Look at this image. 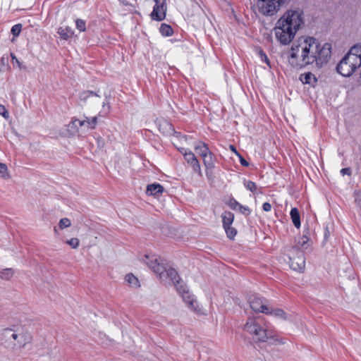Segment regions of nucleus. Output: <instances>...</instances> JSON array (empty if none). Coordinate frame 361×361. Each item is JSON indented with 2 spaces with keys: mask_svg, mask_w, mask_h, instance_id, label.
<instances>
[{
  "mask_svg": "<svg viewBox=\"0 0 361 361\" xmlns=\"http://www.w3.org/2000/svg\"><path fill=\"white\" fill-rule=\"evenodd\" d=\"M302 47L300 53L303 54L302 61H306V65H310L314 63L318 66L328 62L331 58V44L324 43L321 46L314 37H300Z\"/></svg>",
  "mask_w": 361,
  "mask_h": 361,
  "instance_id": "f257e3e1",
  "label": "nucleus"
},
{
  "mask_svg": "<svg viewBox=\"0 0 361 361\" xmlns=\"http://www.w3.org/2000/svg\"><path fill=\"white\" fill-rule=\"evenodd\" d=\"M31 341L30 334L23 329H5L1 334V343L6 348L16 350Z\"/></svg>",
  "mask_w": 361,
  "mask_h": 361,
  "instance_id": "f03ea898",
  "label": "nucleus"
},
{
  "mask_svg": "<svg viewBox=\"0 0 361 361\" xmlns=\"http://www.w3.org/2000/svg\"><path fill=\"white\" fill-rule=\"evenodd\" d=\"M143 259L144 262L151 268L154 272L159 274L160 279L165 280V278H169L174 286L177 287L180 283V278L178 272L174 269L166 270L164 267L158 262V258L154 256L145 255Z\"/></svg>",
  "mask_w": 361,
  "mask_h": 361,
  "instance_id": "7ed1b4c3",
  "label": "nucleus"
},
{
  "mask_svg": "<svg viewBox=\"0 0 361 361\" xmlns=\"http://www.w3.org/2000/svg\"><path fill=\"white\" fill-rule=\"evenodd\" d=\"M244 329L251 334L253 338L258 342H267L269 339L274 340V342H279L275 338V334L272 330L262 327L255 319H249L245 324Z\"/></svg>",
  "mask_w": 361,
  "mask_h": 361,
  "instance_id": "20e7f679",
  "label": "nucleus"
},
{
  "mask_svg": "<svg viewBox=\"0 0 361 361\" xmlns=\"http://www.w3.org/2000/svg\"><path fill=\"white\" fill-rule=\"evenodd\" d=\"M279 20L297 33L304 23L303 12L299 8L288 9L281 16Z\"/></svg>",
  "mask_w": 361,
  "mask_h": 361,
  "instance_id": "39448f33",
  "label": "nucleus"
},
{
  "mask_svg": "<svg viewBox=\"0 0 361 361\" xmlns=\"http://www.w3.org/2000/svg\"><path fill=\"white\" fill-rule=\"evenodd\" d=\"M361 66L360 59L352 54H345L336 66L337 72L344 77H350Z\"/></svg>",
  "mask_w": 361,
  "mask_h": 361,
  "instance_id": "423d86ee",
  "label": "nucleus"
},
{
  "mask_svg": "<svg viewBox=\"0 0 361 361\" xmlns=\"http://www.w3.org/2000/svg\"><path fill=\"white\" fill-rule=\"evenodd\" d=\"M286 0H257L255 9L264 16H273L276 14Z\"/></svg>",
  "mask_w": 361,
  "mask_h": 361,
  "instance_id": "0eeeda50",
  "label": "nucleus"
},
{
  "mask_svg": "<svg viewBox=\"0 0 361 361\" xmlns=\"http://www.w3.org/2000/svg\"><path fill=\"white\" fill-rule=\"evenodd\" d=\"M301 47L302 44L300 38H299L293 44L290 49L288 52V61L289 64L295 68H301L307 66L306 61H302V55H303V54L300 53Z\"/></svg>",
  "mask_w": 361,
  "mask_h": 361,
  "instance_id": "6e6552de",
  "label": "nucleus"
},
{
  "mask_svg": "<svg viewBox=\"0 0 361 361\" xmlns=\"http://www.w3.org/2000/svg\"><path fill=\"white\" fill-rule=\"evenodd\" d=\"M274 31L276 39L283 45L290 44L296 35L295 32L287 27L283 23H281L279 20L276 23Z\"/></svg>",
  "mask_w": 361,
  "mask_h": 361,
  "instance_id": "1a4fd4ad",
  "label": "nucleus"
},
{
  "mask_svg": "<svg viewBox=\"0 0 361 361\" xmlns=\"http://www.w3.org/2000/svg\"><path fill=\"white\" fill-rule=\"evenodd\" d=\"M177 290L182 294L183 300L190 309L197 314H204L203 309L200 307L195 296L188 290H186L183 285H180V287H177Z\"/></svg>",
  "mask_w": 361,
  "mask_h": 361,
  "instance_id": "9d476101",
  "label": "nucleus"
},
{
  "mask_svg": "<svg viewBox=\"0 0 361 361\" xmlns=\"http://www.w3.org/2000/svg\"><path fill=\"white\" fill-rule=\"evenodd\" d=\"M97 124V117L92 118L85 117L84 119H74L70 124L69 128L73 130V133H79L82 130L94 129Z\"/></svg>",
  "mask_w": 361,
  "mask_h": 361,
  "instance_id": "9b49d317",
  "label": "nucleus"
},
{
  "mask_svg": "<svg viewBox=\"0 0 361 361\" xmlns=\"http://www.w3.org/2000/svg\"><path fill=\"white\" fill-rule=\"evenodd\" d=\"M290 267L293 270L302 271L305 267V259L302 251L292 247L289 252Z\"/></svg>",
  "mask_w": 361,
  "mask_h": 361,
  "instance_id": "f8f14e48",
  "label": "nucleus"
},
{
  "mask_svg": "<svg viewBox=\"0 0 361 361\" xmlns=\"http://www.w3.org/2000/svg\"><path fill=\"white\" fill-rule=\"evenodd\" d=\"M195 150L197 154L202 157L204 164L207 169L214 167L213 154L209 151L207 144L203 142H198L195 146Z\"/></svg>",
  "mask_w": 361,
  "mask_h": 361,
  "instance_id": "ddd939ff",
  "label": "nucleus"
},
{
  "mask_svg": "<svg viewBox=\"0 0 361 361\" xmlns=\"http://www.w3.org/2000/svg\"><path fill=\"white\" fill-rule=\"evenodd\" d=\"M251 309L255 312H262L265 314H269V308L267 306V301L257 295H252L249 300Z\"/></svg>",
  "mask_w": 361,
  "mask_h": 361,
  "instance_id": "4468645a",
  "label": "nucleus"
},
{
  "mask_svg": "<svg viewBox=\"0 0 361 361\" xmlns=\"http://www.w3.org/2000/svg\"><path fill=\"white\" fill-rule=\"evenodd\" d=\"M155 5L151 13L153 20H163L166 18L167 11L166 0H154Z\"/></svg>",
  "mask_w": 361,
  "mask_h": 361,
  "instance_id": "2eb2a0df",
  "label": "nucleus"
},
{
  "mask_svg": "<svg viewBox=\"0 0 361 361\" xmlns=\"http://www.w3.org/2000/svg\"><path fill=\"white\" fill-rule=\"evenodd\" d=\"M79 101L81 105L86 103L94 105L101 103V97L93 92L83 91L79 94Z\"/></svg>",
  "mask_w": 361,
  "mask_h": 361,
  "instance_id": "dca6fc26",
  "label": "nucleus"
},
{
  "mask_svg": "<svg viewBox=\"0 0 361 361\" xmlns=\"http://www.w3.org/2000/svg\"><path fill=\"white\" fill-rule=\"evenodd\" d=\"M181 152L183 154L187 162L192 167L193 170L200 174V165L194 154L190 151L187 152L184 149H182Z\"/></svg>",
  "mask_w": 361,
  "mask_h": 361,
  "instance_id": "f3484780",
  "label": "nucleus"
},
{
  "mask_svg": "<svg viewBox=\"0 0 361 361\" xmlns=\"http://www.w3.org/2000/svg\"><path fill=\"white\" fill-rule=\"evenodd\" d=\"M164 188L159 183H153L149 185L147 188V194L149 195L157 196L162 194Z\"/></svg>",
  "mask_w": 361,
  "mask_h": 361,
  "instance_id": "a211bd4d",
  "label": "nucleus"
},
{
  "mask_svg": "<svg viewBox=\"0 0 361 361\" xmlns=\"http://www.w3.org/2000/svg\"><path fill=\"white\" fill-rule=\"evenodd\" d=\"M57 32L62 39L66 40L71 38L74 34L73 30L70 27H61L59 28Z\"/></svg>",
  "mask_w": 361,
  "mask_h": 361,
  "instance_id": "6ab92c4d",
  "label": "nucleus"
},
{
  "mask_svg": "<svg viewBox=\"0 0 361 361\" xmlns=\"http://www.w3.org/2000/svg\"><path fill=\"white\" fill-rule=\"evenodd\" d=\"M159 130L164 134H170L173 131L172 125L165 120H161L158 123Z\"/></svg>",
  "mask_w": 361,
  "mask_h": 361,
  "instance_id": "aec40b11",
  "label": "nucleus"
},
{
  "mask_svg": "<svg viewBox=\"0 0 361 361\" xmlns=\"http://www.w3.org/2000/svg\"><path fill=\"white\" fill-rule=\"evenodd\" d=\"M300 80L304 84L314 85L317 82V78L312 73H306L300 75Z\"/></svg>",
  "mask_w": 361,
  "mask_h": 361,
  "instance_id": "412c9836",
  "label": "nucleus"
},
{
  "mask_svg": "<svg viewBox=\"0 0 361 361\" xmlns=\"http://www.w3.org/2000/svg\"><path fill=\"white\" fill-rule=\"evenodd\" d=\"M221 217L224 227H228V226H231L234 219V215L233 213L230 212H224L222 214Z\"/></svg>",
  "mask_w": 361,
  "mask_h": 361,
  "instance_id": "4be33fe9",
  "label": "nucleus"
},
{
  "mask_svg": "<svg viewBox=\"0 0 361 361\" xmlns=\"http://www.w3.org/2000/svg\"><path fill=\"white\" fill-rule=\"evenodd\" d=\"M290 217L293 221V225L299 228L300 227V214L297 208H292L290 211Z\"/></svg>",
  "mask_w": 361,
  "mask_h": 361,
  "instance_id": "5701e85b",
  "label": "nucleus"
},
{
  "mask_svg": "<svg viewBox=\"0 0 361 361\" xmlns=\"http://www.w3.org/2000/svg\"><path fill=\"white\" fill-rule=\"evenodd\" d=\"M125 280L132 288H137L140 286L137 278L132 274H127L125 277Z\"/></svg>",
  "mask_w": 361,
  "mask_h": 361,
  "instance_id": "b1692460",
  "label": "nucleus"
},
{
  "mask_svg": "<svg viewBox=\"0 0 361 361\" xmlns=\"http://www.w3.org/2000/svg\"><path fill=\"white\" fill-rule=\"evenodd\" d=\"M269 314L272 315V316L275 317L276 318L281 319L283 320L288 319V317L287 316V314L281 309H274V310L269 309Z\"/></svg>",
  "mask_w": 361,
  "mask_h": 361,
  "instance_id": "393cba45",
  "label": "nucleus"
},
{
  "mask_svg": "<svg viewBox=\"0 0 361 361\" xmlns=\"http://www.w3.org/2000/svg\"><path fill=\"white\" fill-rule=\"evenodd\" d=\"M308 240V238L305 235H303L298 240L297 245L293 246V247H296L298 249V251H301V250H306L309 247Z\"/></svg>",
  "mask_w": 361,
  "mask_h": 361,
  "instance_id": "a878e982",
  "label": "nucleus"
},
{
  "mask_svg": "<svg viewBox=\"0 0 361 361\" xmlns=\"http://www.w3.org/2000/svg\"><path fill=\"white\" fill-rule=\"evenodd\" d=\"M15 271L11 268H6L0 271V279L10 280L14 275Z\"/></svg>",
  "mask_w": 361,
  "mask_h": 361,
  "instance_id": "bb28decb",
  "label": "nucleus"
},
{
  "mask_svg": "<svg viewBox=\"0 0 361 361\" xmlns=\"http://www.w3.org/2000/svg\"><path fill=\"white\" fill-rule=\"evenodd\" d=\"M159 30L163 36L169 37L171 36L173 34L172 27L170 25L165 23L161 25Z\"/></svg>",
  "mask_w": 361,
  "mask_h": 361,
  "instance_id": "cd10ccee",
  "label": "nucleus"
},
{
  "mask_svg": "<svg viewBox=\"0 0 361 361\" xmlns=\"http://www.w3.org/2000/svg\"><path fill=\"white\" fill-rule=\"evenodd\" d=\"M0 178L7 180L11 178L7 166L5 164L0 162Z\"/></svg>",
  "mask_w": 361,
  "mask_h": 361,
  "instance_id": "c85d7f7f",
  "label": "nucleus"
},
{
  "mask_svg": "<svg viewBox=\"0 0 361 361\" xmlns=\"http://www.w3.org/2000/svg\"><path fill=\"white\" fill-rule=\"evenodd\" d=\"M346 54H352L354 56H357L360 59L361 63V44L353 46Z\"/></svg>",
  "mask_w": 361,
  "mask_h": 361,
  "instance_id": "c756f323",
  "label": "nucleus"
},
{
  "mask_svg": "<svg viewBox=\"0 0 361 361\" xmlns=\"http://www.w3.org/2000/svg\"><path fill=\"white\" fill-rule=\"evenodd\" d=\"M71 225V220L68 218H63L59 221V227L61 229H64L70 227Z\"/></svg>",
  "mask_w": 361,
  "mask_h": 361,
  "instance_id": "7c9ffc66",
  "label": "nucleus"
},
{
  "mask_svg": "<svg viewBox=\"0 0 361 361\" xmlns=\"http://www.w3.org/2000/svg\"><path fill=\"white\" fill-rule=\"evenodd\" d=\"M224 228L227 234V236L229 238L232 239L235 236L237 231L234 228L231 227V226H228V227H224Z\"/></svg>",
  "mask_w": 361,
  "mask_h": 361,
  "instance_id": "2f4dec72",
  "label": "nucleus"
},
{
  "mask_svg": "<svg viewBox=\"0 0 361 361\" xmlns=\"http://www.w3.org/2000/svg\"><path fill=\"white\" fill-rule=\"evenodd\" d=\"M66 243L70 245L72 248L76 249L80 245V240L77 238H73L66 241Z\"/></svg>",
  "mask_w": 361,
  "mask_h": 361,
  "instance_id": "473e14b6",
  "label": "nucleus"
},
{
  "mask_svg": "<svg viewBox=\"0 0 361 361\" xmlns=\"http://www.w3.org/2000/svg\"><path fill=\"white\" fill-rule=\"evenodd\" d=\"M244 185L247 190H250L252 192H255L257 190L256 184L251 180H245L244 183Z\"/></svg>",
  "mask_w": 361,
  "mask_h": 361,
  "instance_id": "72a5a7b5",
  "label": "nucleus"
},
{
  "mask_svg": "<svg viewBox=\"0 0 361 361\" xmlns=\"http://www.w3.org/2000/svg\"><path fill=\"white\" fill-rule=\"evenodd\" d=\"M75 25L78 30L84 32L86 30L85 22L81 19H77L75 21Z\"/></svg>",
  "mask_w": 361,
  "mask_h": 361,
  "instance_id": "f704fd0d",
  "label": "nucleus"
},
{
  "mask_svg": "<svg viewBox=\"0 0 361 361\" xmlns=\"http://www.w3.org/2000/svg\"><path fill=\"white\" fill-rule=\"evenodd\" d=\"M228 205L232 209H234V210H238L239 209L240 207V204L238 203L234 199H231L228 202Z\"/></svg>",
  "mask_w": 361,
  "mask_h": 361,
  "instance_id": "c9c22d12",
  "label": "nucleus"
},
{
  "mask_svg": "<svg viewBox=\"0 0 361 361\" xmlns=\"http://www.w3.org/2000/svg\"><path fill=\"white\" fill-rule=\"evenodd\" d=\"M21 27H22V26L20 24H17V25H15L14 26H13V27L11 29V32H12L13 35L18 36L21 31Z\"/></svg>",
  "mask_w": 361,
  "mask_h": 361,
  "instance_id": "e433bc0d",
  "label": "nucleus"
},
{
  "mask_svg": "<svg viewBox=\"0 0 361 361\" xmlns=\"http://www.w3.org/2000/svg\"><path fill=\"white\" fill-rule=\"evenodd\" d=\"M259 55L260 56V59L262 61L265 62L269 66H270V62L267 56V54L262 51H259Z\"/></svg>",
  "mask_w": 361,
  "mask_h": 361,
  "instance_id": "4c0bfd02",
  "label": "nucleus"
},
{
  "mask_svg": "<svg viewBox=\"0 0 361 361\" xmlns=\"http://www.w3.org/2000/svg\"><path fill=\"white\" fill-rule=\"evenodd\" d=\"M0 114L3 116L5 118H8L9 116L8 112L6 109L4 105L0 104Z\"/></svg>",
  "mask_w": 361,
  "mask_h": 361,
  "instance_id": "58836bf2",
  "label": "nucleus"
},
{
  "mask_svg": "<svg viewBox=\"0 0 361 361\" xmlns=\"http://www.w3.org/2000/svg\"><path fill=\"white\" fill-rule=\"evenodd\" d=\"M242 214H250V209L248 207H245V206H243L240 204V207L238 209Z\"/></svg>",
  "mask_w": 361,
  "mask_h": 361,
  "instance_id": "ea45409f",
  "label": "nucleus"
},
{
  "mask_svg": "<svg viewBox=\"0 0 361 361\" xmlns=\"http://www.w3.org/2000/svg\"><path fill=\"white\" fill-rule=\"evenodd\" d=\"M238 157H239L240 164L243 166H249V163L240 154H238Z\"/></svg>",
  "mask_w": 361,
  "mask_h": 361,
  "instance_id": "a19ab883",
  "label": "nucleus"
},
{
  "mask_svg": "<svg viewBox=\"0 0 361 361\" xmlns=\"http://www.w3.org/2000/svg\"><path fill=\"white\" fill-rule=\"evenodd\" d=\"M8 57L7 55H4L1 58V63L3 66L7 65L8 63Z\"/></svg>",
  "mask_w": 361,
  "mask_h": 361,
  "instance_id": "79ce46f5",
  "label": "nucleus"
},
{
  "mask_svg": "<svg viewBox=\"0 0 361 361\" xmlns=\"http://www.w3.org/2000/svg\"><path fill=\"white\" fill-rule=\"evenodd\" d=\"M263 210L265 212H269L271 209V206L269 202H265L262 205Z\"/></svg>",
  "mask_w": 361,
  "mask_h": 361,
  "instance_id": "37998d69",
  "label": "nucleus"
},
{
  "mask_svg": "<svg viewBox=\"0 0 361 361\" xmlns=\"http://www.w3.org/2000/svg\"><path fill=\"white\" fill-rule=\"evenodd\" d=\"M341 173L344 176L345 174H350V169L349 168H344L341 170Z\"/></svg>",
  "mask_w": 361,
  "mask_h": 361,
  "instance_id": "c03bdc74",
  "label": "nucleus"
},
{
  "mask_svg": "<svg viewBox=\"0 0 361 361\" xmlns=\"http://www.w3.org/2000/svg\"><path fill=\"white\" fill-rule=\"evenodd\" d=\"M11 58H12L13 61H15L16 62V63H17L18 66L19 68H20V61L18 60V59L16 58V56L13 53H11Z\"/></svg>",
  "mask_w": 361,
  "mask_h": 361,
  "instance_id": "a18cd8bd",
  "label": "nucleus"
},
{
  "mask_svg": "<svg viewBox=\"0 0 361 361\" xmlns=\"http://www.w3.org/2000/svg\"><path fill=\"white\" fill-rule=\"evenodd\" d=\"M229 148H230V149H231L233 152H234L237 156H238V154H240L238 152V151L236 150V148H235L233 145H231L229 146Z\"/></svg>",
  "mask_w": 361,
  "mask_h": 361,
  "instance_id": "49530a36",
  "label": "nucleus"
},
{
  "mask_svg": "<svg viewBox=\"0 0 361 361\" xmlns=\"http://www.w3.org/2000/svg\"><path fill=\"white\" fill-rule=\"evenodd\" d=\"M54 231L55 234H58V229L56 227L54 228Z\"/></svg>",
  "mask_w": 361,
  "mask_h": 361,
  "instance_id": "de8ad7c7",
  "label": "nucleus"
},
{
  "mask_svg": "<svg viewBox=\"0 0 361 361\" xmlns=\"http://www.w3.org/2000/svg\"><path fill=\"white\" fill-rule=\"evenodd\" d=\"M106 104V102H102V106H103V107H104V108L105 107Z\"/></svg>",
  "mask_w": 361,
  "mask_h": 361,
  "instance_id": "09e8293b",
  "label": "nucleus"
}]
</instances>
